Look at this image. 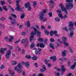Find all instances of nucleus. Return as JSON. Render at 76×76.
Masks as SVG:
<instances>
[{
	"label": "nucleus",
	"mask_w": 76,
	"mask_h": 76,
	"mask_svg": "<svg viewBox=\"0 0 76 76\" xmlns=\"http://www.w3.org/2000/svg\"><path fill=\"white\" fill-rule=\"evenodd\" d=\"M59 6L61 7L62 12H64L66 15H67L68 14V12L67 11L66 9L71 10L73 7V4L71 3H67L66 4V8L64 7V5L62 4H60Z\"/></svg>",
	"instance_id": "obj_1"
},
{
	"label": "nucleus",
	"mask_w": 76,
	"mask_h": 76,
	"mask_svg": "<svg viewBox=\"0 0 76 76\" xmlns=\"http://www.w3.org/2000/svg\"><path fill=\"white\" fill-rule=\"evenodd\" d=\"M31 28H33L34 31H33L30 33V34L31 35L30 36L29 38L30 41H32L33 38H34V35H36L37 33V37H41V33L39 32V30L37 29L36 28L33 27V26H31Z\"/></svg>",
	"instance_id": "obj_2"
},
{
	"label": "nucleus",
	"mask_w": 76,
	"mask_h": 76,
	"mask_svg": "<svg viewBox=\"0 0 76 76\" xmlns=\"http://www.w3.org/2000/svg\"><path fill=\"white\" fill-rule=\"evenodd\" d=\"M21 42L22 44H25L24 47H27L28 46V41L27 38L23 39Z\"/></svg>",
	"instance_id": "obj_3"
},
{
	"label": "nucleus",
	"mask_w": 76,
	"mask_h": 76,
	"mask_svg": "<svg viewBox=\"0 0 76 76\" xmlns=\"http://www.w3.org/2000/svg\"><path fill=\"white\" fill-rule=\"evenodd\" d=\"M30 5L31 4L29 2L25 4V8H28V11H31L32 10V8H31Z\"/></svg>",
	"instance_id": "obj_4"
},
{
	"label": "nucleus",
	"mask_w": 76,
	"mask_h": 76,
	"mask_svg": "<svg viewBox=\"0 0 76 76\" xmlns=\"http://www.w3.org/2000/svg\"><path fill=\"white\" fill-rule=\"evenodd\" d=\"M74 26L73 23L72 22H69V30L75 29V28L73 27Z\"/></svg>",
	"instance_id": "obj_5"
},
{
	"label": "nucleus",
	"mask_w": 76,
	"mask_h": 76,
	"mask_svg": "<svg viewBox=\"0 0 76 76\" xmlns=\"http://www.w3.org/2000/svg\"><path fill=\"white\" fill-rule=\"evenodd\" d=\"M10 54H11V50H9L7 51L5 55V57L7 58L8 60H9L10 59L9 56Z\"/></svg>",
	"instance_id": "obj_6"
},
{
	"label": "nucleus",
	"mask_w": 76,
	"mask_h": 76,
	"mask_svg": "<svg viewBox=\"0 0 76 76\" xmlns=\"http://www.w3.org/2000/svg\"><path fill=\"white\" fill-rule=\"evenodd\" d=\"M47 13V10L46 9H44L43 11V12H40L39 16H40V18H42L43 17L42 16H44V13Z\"/></svg>",
	"instance_id": "obj_7"
},
{
	"label": "nucleus",
	"mask_w": 76,
	"mask_h": 76,
	"mask_svg": "<svg viewBox=\"0 0 76 76\" xmlns=\"http://www.w3.org/2000/svg\"><path fill=\"white\" fill-rule=\"evenodd\" d=\"M17 7H16V9H15V10H17L18 12H23V10H22L20 8V7L19 6V5H16Z\"/></svg>",
	"instance_id": "obj_8"
},
{
	"label": "nucleus",
	"mask_w": 76,
	"mask_h": 76,
	"mask_svg": "<svg viewBox=\"0 0 76 76\" xmlns=\"http://www.w3.org/2000/svg\"><path fill=\"white\" fill-rule=\"evenodd\" d=\"M69 31L70 32V36L71 37H72L73 35H74V34H75V32L74 31H75V29L73 30H69Z\"/></svg>",
	"instance_id": "obj_9"
},
{
	"label": "nucleus",
	"mask_w": 76,
	"mask_h": 76,
	"mask_svg": "<svg viewBox=\"0 0 76 76\" xmlns=\"http://www.w3.org/2000/svg\"><path fill=\"white\" fill-rule=\"evenodd\" d=\"M39 16V19L40 20H42L43 22H45V21H47V18H44V16H41L43 17V18H41L40 16Z\"/></svg>",
	"instance_id": "obj_10"
},
{
	"label": "nucleus",
	"mask_w": 76,
	"mask_h": 76,
	"mask_svg": "<svg viewBox=\"0 0 76 76\" xmlns=\"http://www.w3.org/2000/svg\"><path fill=\"white\" fill-rule=\"evenodd\" d=\"M66 53H67V50H64L62 53V57H66Z\"/></svg>",
	"instance_id": "obj_11"
},
{
	"label": "nucleus",
	"mask_w": 76,
	"mask_h": 76,
	"mask_svg": "<svg viewBox=\"0 0 76 76\" xmlns=\"http://www.w3.org/2000/svg\"><path fill=\"white\" fill-rule=\"evenodd\" d=\"M7 50V48H5L4 49L3 48H1L0 50V53L1 54H4V51Z\"/></svg>",
	"instance_id": "obj_12"
},
{
	"label": "nucleus",
	"mask_w": 76,
	"mask_h": 76,
	"mask_svg": "<svg viewBox=\"0 0 76 76\" xmlns=\"http://www.w3.org/2000/svg\"><path fill=\"white\" fill-rule=\"evenodd\" d=\"M50 58L51 60H53V61H56V60H57V57L56 56H54L53 57H50Z\"/></svg>",
	"instance_id": "obj_13"
},
{
	"label": "nucleus",
	"mask_w": 76,
	"mask_h": 76,
	"mask_svg": "<svg viewBox=\"0 0 76 76\" xmlns=\"http://www.w3.org/2000/svg\"><path fill=\"white\" fill-rule=\"evenodd\" d=\"M25 66L27 67V68H28L29 67L30 65V63L28 62H27L25 63Z\"/></svg>",
	"instance_id": "obj_14"
},
{
	"label": "nucleus",
	"mask_w": 76,
	"mask_h": 76,
	"mask_svg": "<svg viewBox=\"0 0 76 76\" xmlns=\"http://www.w3.org/2000/svg\"><path fill=\"white\" fill-rule=\"evenodd\" d=\"M32 60H37L38 59V57H37L36 55H34L31 58Z\"/></svg>",
	"instance_id": "obj_15"
},
{
	"label": "nucleus",
	"mask_w": 76,
	"mask_h": 76,
	"mask_svg": "<svg viewBox=\"0 0 76 76\" xmlns=\"http://www.w3.org/2000/svg\"><path fill=\"white\" fill-rule=\"evenodd\" d=\"M61 70L62 72H65L66 69L64 68V65H62L61 66Z\"/></svg>",
	"instance_id": "obj_16"
},
{
	"label": "nucleus",
	"mask_w": 76,
	"mask_h": 76,
	"mask_svg": "<svg viewBox=\"0 0 76 76\" xmlns=\"http://www.w3.org/2000/svg\"><path fill=\"white\" fill-rule=\"evenodd\" d=\"M12 25H15L16 23V21L15 20H13L11 21Z\"/></svg>",
	"instance_id": "obj_17"
},
{
	"label": "nucleus",
	"mask_w": 76,
	"mask_h": 76,
	"mask_svg": "<svg viewBox=\"0 0 76 76\" xmlns=\"http://www.w3.org/2000/svg\"><path fill=\"white\" fill-rule=\"evenodd\" d=\"M49 46L50 48H52V49H53V50H54L55 49V48H54V46L53 45V44H52V43H50L49 44Z\"/></svg>",
	"instance_id": "obj_18"
},
{
	"label": "nucleus",
	"mask_w": 76,
	"mask_h": 76,
	"mask_svg": "<svg viewBox=\"0 0 76 76\" xmlns=\"http://www.w3.org/2000/svg\"><path fill=\"white\" fill-rule=\"evenodd\" d=\"M38 40L39 41H40V42H43L44 41V40L43 38L40 37L39 38Z\"/></svg>",
	"instance_id": "obj_19"
},
{
	"label": "nucleus",
	"mask_w": 76,
	"mask_h": 76,
	"mask_svg": "<svg viewBox=\"0 0 76 76\" xmlns=\"http://www.w3.org/2000/svg\"><path fill=\"white\" fill-rule=\"evenodd\" d=\"M10 37V38L9 41V42H12V39H14V37L11 36Z\"/></svg>",
	"instance_id": "obj_20"
},
{
	"label": "nucleus",
	"mask_w": 76,
	"mask_h": 76,
	"mask_svg": "<svg viewBox=\"0 0 76 76\" xmlns=\"http://www.w3.org/2000/svg\"><path fill=\"white\" fill-rule=\"evenodd\" d=\"M35 43H32L30 45V48H33L35 47Z\"/></svg>",
	"instance_id": "obj_21"
},
{
	"label": "nucleus",
	"mask_w": 76,
	"mask_h": 76,
	"mask_svg": "<svg viewBox=\"0 0 76 76\" xmlns=\"http://www.w3.org/2000/svg\"><path fill=\"white\" fill-rule=\"evenodd\" d=\"M26 57L27 59H30L31 58V56L30 55H26Z\"/></svg>",
	"instance_id": "obj_22"
},
{
	"label": "nucleus",
	"mask_w": 76,
	"mask_h": 76,
	"mask_svg": "<svg viewBox=\"0 0 76 76\" xmlns=\"http://www.w3.org/2000/svg\"><path fill=\"white\" fill-rule=\"evenodd\" d=\"M62 29L64 30V31H66V32H68L69 31V30L68 29V28H67V27H65L64 28H63Z\"/></svg>",
	"instance_id": "obj_23"
},
{
	"label": "nucleus",
	"mask_w": 76,
	"mask_h": 76,
	"mask_svg": "<svg viewBox=\"0 0 76 76\" xmlns=\"http://www.w3.org/2000/svg\"><path fill=\"white\" fill-rule=\"evenodd\" d=\"M62 40L63 42H66L67 40V38L66 37L63 36L62 37Z\"/></svg>",
	"instance_id": "obj_24"
},
{
	"label": "nucleus",
	"mask_w": 76,
	"mask_h": 76,
	"mask_svg": "<svg viewBox=\"0 0 76 76\" xmlns=\"http://www.w3.org/2000/svg\"><path fill=\"white\" fill-rule=\"evenodd\" d=\"M3 9L4 10H5V11H7L8 10V9L6 8V6H3Z\"/></svg>",
	"instance_id": "obj_25"
},
{
	"label": "nucleus",
	"mask_w": 76,
	"mask_h": 76,
	"mask_svg": "<svg viewBox=\"0 0 76 76\" xmlns=\"http://www.w3.org/2000/svg\"><path fill=\"white\" fill-rule=\"evenodd\" d=\"M18 66L19 68H20V69H22L23 67L22 66V65L20 64V63H19L18 65Z\"/></svg>",
	"instance_id": "obj_26"
},
{
	"label": "nucleus",
	"mask_w": 76,
	"mask_h": 76,
	"mask_svg": "<svg viewBox=\"0 0 76 76\" xmlns=\"http://www.w3.org/2000/svg\"><path fill=\"white\" fill-rule=\"evenodd\" d=\"M27 27H30L31 26V23L29 21H28L27 22Z\"/></svg>",
	"instance_id": "obj_27"
},
{
	"label": "nucleus",
	"mask_w": 76,
	"mask_h": 76,
	"mask_svg": "<svg viewBox=\"0 0 76 76\" xmlns=\"http://www.w3.org/2000/svg\"><path fill=\"white\" fill-rule=\"evenodd\" d=\"M37 4V2H36V1H33V7H36Z\"/></svg>",
	"instance_id": "obj_28"
},
{
	"label": "nucleus",
	"mask_w": 76,
	"mask_h": 76,
	"mask_svg": "<svg viewBox=\"0 0 76 76\" xmlns=\"http://www.w3.org/2000/svg\"><path fill=\"white\" fill-rule=\"evenodd\" d=\"M55 20L57 22H59V21H60V18H58V17L56 18H55Z\"/></svg>",
	"instance_id": "obj_29"
},
{
	"label": "nucleus",
	"mask_w": 76,
	"mask_h": 76,
	"mask_svg": "<svg viewBox=\"0 0 76 76\" xmlns=\"http://www.w3.org/2000/svg\"><path fill=\"white\" fill-rule=\"evenodd\" d=\"M44 46V45L43 43H41L40 44V48H43Z\"/></svg>",
	"instance_id": "obj_30"
},
{
	"label": "nucleus",
	"mask_w": 76,
	"mask_h": 76,
	"mask_svg": "<svg viewBox=\"0 0 76 76\" xmlns=\"http://www.w3.org/2000/svg\"><path fill=\"white\" fill-rule=\"evenodd\" d=\"M11 15L12 16H13V17L14 18H15V19L17 18V16H16V15L13 14H11Z\"/></svg>",
	"instance_id": "obj_31"
},
{
	"label": "nucleus",
	"mask_w": 76,
	"mask_h": 76,
	"mask_svg": "<svg viewBox=\"0 0 76 76\" xmlns=\"http://www.w3.org/2000/svg\"><path fill=\"white\" fill-rule=\"evenodd\" d=\"M7 46H8V47H9V49L10 50H13V47L12 46L9 45H7Z\"/></svg>",
	"instance_id": "obj_32"
},
{
	"label": "nucleus",
	"mask_w": 76,
	"mask_h": 76,
	"mask_svg": "<svg viewBox=\"0 0 76 76\" xmlns=\"http://www.w3.org/2000/svg\"><path fill=\"white\" fill-rule=\"evenodd\" d=\"M75 67H76V66H75V65H73L72 66H71L70 68H71V69H72V70H74Z\"/></svg>",
	"instance_id": "obj_33"
},
{
	"label": "nucleus",
	"mask_w": 76,
	"mask_h": 76,
	"mask_svg": "<svg viewBox=\"0 0 76 76\" xmlns=\"http://www.w3.org/2000/svg\"><path fill=\"white\" fill-rule=\"evenodd\" d=\"M64 44L65 46H69V43L67 42L66 41L64 42Z\"/></svg>",
	"instance_id": "obj_34"
},
{
	"label": "nucleus",
	"mask_w": 76,
	"mask_h": 76,
	"mask_svg": "<svg viewBox=\"0 0 76 76\" xmlns=\"http://www.w3.org/2000/svg\"><path fill=\"white\" fill-rule=\"evenodd\" d=\"M25 17V14H23L21 16L20 18V19H23V18Z\"/></svg>",
	"instance_id": "obj_35"
},
{
	"label": "nucleus",
	"mask_w": 76,
	"mask_h": 76,
	"mask_svg": "<svg viewBox=\"0 0 76 76\" xmlns=\"http://www.w3.org/2000/svg\"><path fill=\"white\" fill-rule=\"evenodd\" d=\"M69 50H70V51L71 53H73V50H72V49L70 48V47H69Z\"/></svg>",
	"instance_id": "obj_36"
},
{
	"label": "nucleus",
	"mask_w": 76,
	"mask_h": 76,
	"mask_svg": "<svg viewBox=\"0 0 76 76\" xmlns=\"http://www.w3.org/2000/svg\"><path fill=\"white\" fill-rule=\"evenodd\" d=\"M17 64V62L15 61H12V65H16Z\"/></svg>",
	"instance_id": "obj_37"
},
{
	"label": "nucleus",
	"mask_w": 76,
	"mask_h": 76,
	"mask_svg": "<svg viewBox=\"0 0 76 76\" xmlns=\"http://www.w3.org/2000/svg\"><path fill=\"white\" fill-rule=\"evenodd\" d=\"M22 70L21 69H17V72L20 73H21V72H22Z\"/></svg>",
	"instance_id": "obj_38"
},
{
	"label": "nucleus",
	"mask_w": 76,
	"mask_h": 76,
	"mask_svg": "<svg viewBox=\"0 0 76 76\" xmlns=\"http://www.w3.org/2000/svg\"><path fill=\"white\" fill-rule=\"evenodd\" d=\"M45 32L46 35H48L49 34V32H48L47 30H45Z\"/></svg>",
	"instance_id": "obj_39"
},
{
	"label": "nucleus",
	"mask_w": 76,
	"mask_h": 76,
	"mask_svg": "<svg viewBox=\"0 0 76 76\" xmlns=\"http://www.w3.org/2000/svg\"><path fill=\"white\" fill-rule=\"evenodd\" d=\"M21 0H16V5H19V1H20Z\"/></svg>",
	"instance_id": "obj_40"
},
{
	"label": "nucleus",
	"mask_w": 76,
	"mask_h": 76,
	"mask_svg": "<svg viewBox=\"0 0 76 76\" xmlns=\"http://www.w3.org/2000/svg\"><path fill=\"white\" fill-rule=\"evenodd\" d=\"M1 4L2 5H4L5 4V2L4 1H1Z\"/></svg>",
	"instance_id": "obj_41"
},
{
	"label": "nucleus",
	"mask_w": 76,
	"mask_h": 76,
	"mask_svg": "<svg viewBox=\"0 0 76 76\" xmlns=\"http://www.w3.org/2000/svg\"><path fill=\"white\" fill-rule=\"evenodd\" d=\"M66 2L67 3H71L73 1V0H66Z\"/></svg>",
	"instance_id": "obj_42"
},
{
	"label": "nucleus",
	"mask_w": 76,
	"mask_h": 76,
	"mask_svg": "<svg viewBox=\"0 0 76 76\" xmlns=\"http://www.w3.org/2000/svg\"><path fill=\"white\" fill-rule=\"evenodd\" d=\"M53 30H51L50 32V35H51V36H53Z\"/></svg>",
	"instance_id": "obj_43"
},
{
	"label": "nucleus",
	"mask_w": 76,
	"mask_h": 76,
	"mask_svg": "<svg viewBox=\"0 0 76 76\" xmlns=\"http://www.w3.org/2000/svg\"><path fill=\"white\" fill-rule=\"evenodd\" d=\"M18 50V51H20V50H21V49H20V48L19 47V46H17L16 48Z\"/></svg>",
	"instance_id": "obj_44"
},
{
	"label": "nucleus",
	"mask_w": 76,
	"mask_h": 76,
	"mask_svg": "<svg viewBox=\"0 0 76 76\" xmlns=\"http://www.w3.org/2000/svg\"><path fill=\"white\" fill-rule=\"evenodd\" d=\"M58 16L60 18H63V16H62V15L60 13L58 14Z\"/></svg>",
	"instance_id": "obj_45"
},
{
	"label": "nucleus",
	"mask_w": 76,
	"mask_h": 76,
	"mask_svg": "<svg viewBox=\"0 0 76 76\" xmlns=\"http://www.w3.org/2000/svg\"><path fill=\"white\" fill-rule=\"evenodd\" d=\"M42 68L43 69V70H45L46 71L47 70V69L46 68V67L44 65L42 66Z\"/></svg>",
	"instance_id": "obj_46"
},
{
	"label": "nucleus",
	"mask_w": 76,
	"mask_h": 76,
	"mask_svg": "<svg viewBox=\"0 0 76 76\" xmlns=\"http://www.w3.org/2000/svg\"><path fill=\"white\" fill-rule=\"evenodd\" d=\"M20 41V39H19L18 41L15 42L14 43L15 44H18V43H19Z\"/></svg>",
	"instance_id": "obj_47"
},
{
	"label": "nucleus",
	"mask_w": 76,
	"mask_h": 76,
	"mask_svg": "<svg viewBox=\"0 0 76 76\" xmlns=\"http://www.w3.org/2000/svg\"><path fill=\"white\" fill-rule=\"evenodd\" d=\"M10 20H13V18L11 17V16H10V17H9L8 18Z\"/></svg>",
	"instance_id": "obj_48"
},
{
	"label": "nucleus",
	"mask_w": 76,
	"mask_h": 76,
	"mask_svg": "<svg viewBox=\"0 0 76 76\" xmlns=\"http://www.w3.org/2000/svg\"><path fill=\"white\" fill-rule=\"evenodd\" d=\"M47 41H48V39H46L45 41V44H47Z\"/></svg>",
	"instance_id": "obj_49"
},
{
	"label": "nucleus",
	"mask_w": 76,
	"mask_h": 76,
	"mask_svg": "<svg viewBox=\"0 0 76 76\" xmlns=\"http://www.w3.org/2000/svg\"><path fill=\"white\" fill-rule=\"evenodd\" d=\"M9 8H10V9L11 10H12V11H13V12H14V11H15L14 10H13V8L11 6H9Z\"/></svg>",
	"instance_id": "obj_50"
},
{
	"label": "nucleus",
	"mask_w": 76,
	"mask_h": 76,
	"mask_svg": "<svg viewBox=\"0 0 76 76\" xmlns=\"http://www.w3.org/2000/svg\"><path fill=\"white\" fill-rule=\"evenodd\" d=\"M40 71L41 73H44L45 71H46L44 69H41Z\"/></svg>",
	"instance_id": "obj_51"
},
{
	"label": "nucleus",
	"mask_w": 76,
	"mask_h": 76,
	"mask_svg": "<svg viewBox=\"0 0 76 76\" xmlns=\"http://www.w3.org/2000/svg\"><path fill=\"white\" fill-rule=\"evenodd\" d=\"M48 15L50 16V17H52V12H50L49 13Z\"/></svg>",
	"instance_id": "obj_52"
},
{
	"label": "nucleus",
	"mask_w": 76,
	"mask_h": 76,
	"mask_svg": "<svg viewBox=\"0 0 76 76\" xmlns=\"http://www.w3.org/2000/svg\"><path fill=\"white\" fill-rule=\"evenodd\" d=\"M4 65L2 64L1 65V67H0V68L1 69H4Z\"/></svg>",
	"instance_id": "obj_53"
},
{
	"label": "nucleus",
	"mask_w": 76,
	"mask_h": 76,
	"mask_svg": "<svg viewBox=\"0 0 76 76\" xmlns=\"http://www.w3.org/2000/svg\"><path fill=\"white\" fill-rule=\"evenodd\" d=\"M67 64H68V66H69V67H70V61H69L67 63Z\"/></svg>",
	"instance_id": "obj_54"
},
{
	"label": "nucleus",
	"mask_w": 76,
	"mask_h": 76,
	"mask_svg": "<svg viewBox=\"0 0 76 76\" xmlns=\"http://www.w3.org/2000/svg\"><path fill=\"white\" fill-rule=\"evenodd\" d=\"M63 18V19H66L67 18V16L66 15H65Z\"/></svg>",
	"instance_id": "obj_55"
},
{
	"label": "nucleus",
	"mask_w": 76,
	"mask_h": 76,
	"mask_svg": "<svg viewBox=\"0 0 76 76\" xmlns=\"http://www.w3.org/2000/svg\"><path fill=\"white\" fill-rule=\"evenodd\" d=\"M50 41L51 42H53L54 41V39L51 38L50 39Z\"/></svg>",
	"instance_id": "obj_56"
},
{
	"label": "nucleus",
	"mask_w": 76,
	"mask_h": 76,
	"mask_svg": "<svg viewBox=\"0 0 76 76\" xmlns=\"http://www.w3.org/2000/svg\"><path fill=\"white\" fill-rule=\"evenodd\" d=\"M45 62L46 64L47 65H48V61H47V60H45Z\"/></svg>",
	"instance_id": "obj_57"
},
{
	"label": "nucleus",
	"mask_w": 76,
	"mask_h": 76,
	"mask_svg": "<svg viewBox=\"0 0 76 76\" xmlns=\"http://www.w3.org/2000/svg\"><path fill=\"white\" fill-rule=\"evenodd\" d=\"M15 72H14L12 71V73H11L10 75H11V76H13V75H15Z\"/></svg>",
	"instance_id": "obj_58"
},
{
	"label": "nucleus",
	"mask_w": 76,
	"mask_h": 76,
	"mask_svg": "<svg viewBox=\"0 0 76 76\" xmlns=\"http://www.w3.org/2000/svg\"><path fill=\"white\" fill-rule=\"evenodd\" d=\"M62 12L60 11V10H58L57 11V13H62Z\"/></svg>",
	"instance_id": "obj_59"
},
{
	"label": "nucleus",
	"mask_w": 76,
	"mask_h": 76,
	"mask_svg": "<svg viewBox=\"0 0 76 76\" xmlns=\"http://www.w3.org/2000/svg\"><path fill=\"white\" fill-rule=\"evenodd\" d=\"M49 2L51 4H54V2L53 1H49Z\"/></svg>",
	"instance_id": "obj_60"
},
{
	"label": "nucleus",
	"mask_w": 76,
	"mask_h": 76,
	"mask_svg": "<svg viewBox=\"0 0 76 76\" xmlns=\"http://www.w3.org/2000/svg\"><path fill=\"white\" fill-rule=\"evenodd\" d=\"M0 20H2V21H4V20H5V18L4 17H3L2 18L0 19Z\"/></svg>",
	"instance_id": "obj_61"
},
{
	"label": "nucleus",
	"mask_w": 76,
	"mask_h": 76,
	"mask_svg": "<svg viewBox=\"0 0 76 76\" xmlns=\"http://www.w3.org/2000/svg\"><path fill=\"white\" fill-rule=\"evenodd\" d=\"M41 28L42 29H45V27H44V26H42L41 27Z\"/></svg>",
	"instance_id": "obj_62"
},
{
	"label": "nucleus",
	"mask_w": 76,
	"mask_h": 76,
	"mask_svg": "<svg viewBox=\"0 0 76 76\" xmlns=\"http://www.w3.org/2000/svg\"><path fill=\"white\" fill-rule=\"evenodd\" d=\"M25 50L23 49L22 50V54H25Z\"/></svg>",
	"instance_id": "obj_63"
},
{
	"label": "nucleus",
	"mask_w": 76,
	"mask_h": 76,
	"mask_svg": "<svg viewBox=\"0 0 76 76\" xmlns=\"http://www.w3.org/2000/svg\"><path fill=\"white\" fill-rule=\"evenodd\" d=\"M53 33L54 34H56L57 33V31L56 30L54 31H53Z\"/></svg>",
	"instance_id": "obj_64"
}]
</instances>
